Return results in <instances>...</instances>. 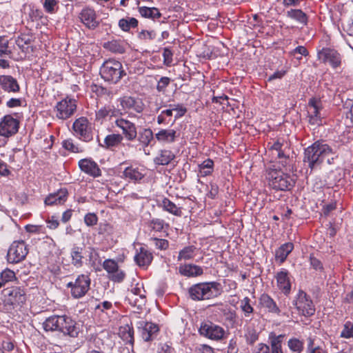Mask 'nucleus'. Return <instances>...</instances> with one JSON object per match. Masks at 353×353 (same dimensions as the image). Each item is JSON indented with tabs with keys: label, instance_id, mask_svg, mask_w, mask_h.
<instances>
[{
	"label": "nucleus",
	"instance_id": "1",
	"mask_svg": "<svg viewBox=\"0 0 353 353\" xmlns=\"http://www.w3.org/2000/svg\"><path fill=\"white\" fill-rule=\"evenodd\" d=\"M332 154V149L329 145L318 141L305 150L303 162L313 170L319 168L324 159Z\"/></svg>",
	"mask_w": 353,
	"mask_h": 353
},
{
	"label": "nucleus",
	"instance_id": "2",
	"mask_svg": "<svg viewBox=\"0 0 353 353\" xmlns=\"http://www.w3.org/2000/svg\"><path fill=\"white\" fill-rule=\"evenodd\" d=\"M222 292L221 284L216 281L196 283L188 290L190 297L194 301L214 299L221 295Z\"/></svg>",
	"mask_w": 353,
	"mask_h": 353
},
{
	"label": "nucleus",
	"instance_id": "3",
	"mask_svg": "<svg viewBox=\"0 0 353 353\" xmlns=\"http://www.w3.org/2000/svg\"><path fill=\"white\" fill-rule=\"evenodd\" d=\"M265 179L268 185L276 190H289L295 183L289 174L283 172L280 168H276L275 165L266 170Z\"/></svg>",
	"mask_w": 353,
	"mask_h": 353
},
{
	"label": "nucleus",
	"instance_id": "4",
	"mask_svg": "<svg viewBox=\"0 0 353 353\" xmlns=\"http://www.w3.org/2000/svg\"><path fill=\"white\" fill-rule=\"evenodd\" d=\"M100 74L105 81L115 84L126 75V72L120 61L110 59L101 65Z\"/></svg>",
	"mask_w": 353,
	"mask_h": 353
},
{
	"label": "nucleus",
	"instance_id": "5",
	"mask_svg": "<svg viewBox=\"0 0 353 353\" xmlns=\"http://www.w3.org/2000/svg\"><path fill=\"white\" fill-rule=\"evenodd\" d=\"M269 152L273 159H279V163L285 167L290 161V143L283 138L274 139L268 144Z\"/></svg>",
	"mask_w": 353,
	"mask_h": 353
},
{
	"label": "nucleus",
	"instance_id": "6",
	"mask_svg": "<svg viewBox=\"0 0 353 353\" xmlns=\"http://www.w3.org/2000/svg\"><path fill=\"white\" fill-rule=\"evenodd\" d=\"M91 280L88 275L80 274L74 281L68 282L66 288L70 289L71 296L74 299L84 296L90 290Z\"/></svg>",
	"mask_w": 353,
	"mask_h": 353
},
{
	"label": "nucleus",
	"instance_id": "7",
	"mask_svg": "<svg viewBox=\"0 0 353 353\" xmlns=\"http://www.w3.org/2000/svg\"><path fill=\"white\" fill-rule=\"evenodd\" d=\"M77 102L68 96L57 102L54 112L57 119L66 120L72 117L77 111Z\"/></svg>",
	"mask_w": 353,
	"mask_h": 353
},
{
	"label": "nucleus",
	"instance_id": "8",
	"mask_svg": "<svg viewBox=\"0 0 353 353\" xmlns=\"http://www.w3.org/2000/svg\"><path fill=\"white\" fill-rule=\"evenodd\" d=\"M199 333L201 336L214 341L224 339L226 334V332L223 327L210 321H203L201 323Z\"/></svg>",
	"mask_w": 353,
	"mask_h": 353
},
{
	"label": "nucleus",
	"instance_id": "9",
	"mask_svg": "<svg viewBox=\"0 0 353 353\" xmlns=\"http://www.w3.org/2000/svg\"><path fill=\"white\" fill-rule=\"evenodd\" d=\"M308 122L312 125H321L325 117L323 103L321 99L311 98L307 105Z\"/></svg>",
	"mask_w": 353,
	"mask_h": 353
},
{
	"label": "nucleus",
	"instance_id": "10",
	"mask_svg": "<svg viewBox=\"0 0 353 353\" xmlns=\"http://www.w3.org/2000/svg\"><path fill=\"white\" fill-rule=\"evenodd\" d=\"M72 134L77 139L85 142H90L93 139L90 123L85 117L77 119L72 124Z\"/></svg>",
	"mask_w": 353,
	"mask_h": 353
},
{
	"label": "nucleus",
	"instance_id": "11",
	"mask_svg": "<svg viewBox=\"0 0 353 353\" xmlns=\"http://www.w3.org/2000/svg\"><path fill=\"white\" fill-rule=\"evenodd\" d=\"M298 312L305 316H311L314 314L315 307L310 299L305 292L300 290L293 301Z\"/></svg>",
	"mask_w": 353,
	"mask_h": 353
},
{
	"label": "nucleus",
	"instance_id": "12",
	"mask_svg": "<svg viewBox=\"0 0 353 353\" xmlns=\"http://www.w3.org/2000/svg\"><path fill=\"white\" fill-rule=\"evenodd\" d=\"M135 114L130 113L126 118L119 116L114 121L117 127L122 130V135L128 141H132L137 137V128L134 123L128 119V117H134Z\"/></svg>",
	"mask_w": 353,
	"mask_h": 353
},
{
	"label": "nucleus",
	"instance_id": "13",
	"mask_svg": "<svg viewBox=\"0 0 353 353\" xmlns=\"http://www.w3.org/2000/svg\"><path fill=\"white\" fill-rule=\"evenodd\" d=\"M28 253V248L23 241H15L10 246L7 261L10 263H18L23 261Z\"/></svg>",
	"mask_w": 353,
	"mask_h": 353
},
{
	"label": "nucleus",
	"instance_id": "14",
	"mask_svg": "<svg viewBox=\"0 0 353 353\" xmlns=\"http://www.w3.org/2000/svg\"><path fill=\"white\" fill-rule=\"evenodd\" d=\"M19 121L12 114L5 115L0 121V136L9 138L17 133Z\"/></svg>",
	"mask_w": 353,
	"mask_h": 353
},
{
	"label": "nucleus",
	"instance_id": "15",
	"mask_svg": "<svg viewBox=\"0 0 353 353\" xmlns=\"http://www.w3.org/2000/svg\"><path fill=\"white\" fill-rule=\"evenodd\" d=\"M3 294L7 303L10 305H20L26 300V291L19 286L6 288L3 290Z\"/></svg>",
	"mask_w": 353,
	"mask_h": 353
},
{
	"label": "nucleus",
	"instance_id": "16",
	"mask_svg": "<svg viewBox=\"0 0 353 353\" xmlns=\"http://www.w3.org/2000/svg\"><path fill=\"white\" fill-rule=\"evenodd\" d=\"M103 269L108 272L109 279L116 283H121L125 278V273L121 270L113 259H106L103 263Z\"/></svg>",
	"mask_w": 353,
	"mask_h": 353
},
{
	"label": "nucleus",
	"instance_id": "17",
	"mask_svg": "<svg viewBox=\"0 0 353 353\" xmlns=\"http://www.w3.org/2000/svg\"><path fill=\"white\" fill-rule=\"evenodd\" d=\"M137 328L141 333L142 339L146 342L153 341L159 332V327L157 324L145 321H139Z\"/></svg>",
	"mask_w": 353,
	"mask_h": 353
},
{
	"label": "nucleus",
	"instance_id": "18",
	"mask_svg": "<svg viewBox=\"0 0 353 353\" xmlns=\"http://www.w3.org/2000/svg\"><path fill=\"white\" fill-rule=\"evenodd\" d=\"M58 332L63 333L64 335L76 338L79 335L80 329L76 321L71 317L62 315Z\"/></svg>",
	"mask_w": 353,
	"mask_h": 353
},
{
	"label": "nucleus",
	"instance_id": "19",
	"mask_svg": "<svg viewBox=\"0 0 353 353\" xmlns=\"http://www.w3.org/2000/svg\"><path fill=\"white\" fill-rule=\"evenodd\" d=\"M123 110L128 112L133 110L137 113H141L144 110V104L140 99L131 96H123L118 99Z\"/></svg>",
	"mask_w": 353,
	"mask_h": 353
},
{
	"label": "nucleus",
	"instance_id": "20",
	"mask_svg": "<svg viewBox=\"0 0 353 353\" xmlns=\"http://www.w3.org/2000/svg\"><path fill=\"white\" fill-rule=\"evenodd\" d=\"M318 57L324 63H329L334 68L341 66V54L335 50L329 48H323L318 52Z\"/></svg>",
	"mask_w": 353,
	"mask_h": 353
},
{
	"label": "nucleus",
	"instance_id": "21",
	"mask_svg": "<svg viewBox=\"0 0 353 353\" xmlns=\"http://www.w3.org/2000/svg\"><path fill=\"white\" fill-rule=\"evenodd\" d=\"M80 21L88 29L94 30L99 25L97 16L94 9L86 7L79 14Z\"/></svg>",
	"mask_w": 353,
	"mask_h": 353
},
{
	"label": "nucleus",
	"instance_id": "22",
	"mask_svg": "<svg viewBox=\"0 0 353 353\" xmlns=\"http://www.w3.org/2000/svg\"><path fill=\"white\" fill-rule=\"evenodd\" d=\"M123 113L120 110L117 109L113 105H105L99 108L95 113V121L102 123L107 119H111L112 117L117 118L122 116Z\"/></svg>",
	"mask_w": 353,
	"mask_h": 353
},
{
	"label": "nucleus",
	"instance_id": "23",
	"mask_svg": "<svg viewBox=\"0 0 353 353\" xmlns=\"http://www.w3.org/2000/svg\"><path fill=\"white\" fill-rule=\"evenodd\" d=\"M134 259L137 265L140 268L147 269L153 260V255L145 247H140L139 249H137Z\"/></svg>",
	"mask_w": 353,
	"mask_h": 353
},
{
	"label": "nucleus",
	"instance_id": "24",
	"mask_svg": "<svg viewBox=\"0 0 353 353\" xmlns=\"http://www.w3.org/2000/svg\"><path fill=\"white\" fill-rule=\"evenodd\" d=\"M80 170L85 174L96 178L101 175V171L98 164L92 159H83L79 161Z\"/></svg>",
	"mask_w": 353,
	"mask_h": 353
},
{
	"label": "nucleus",
	"instance_id": "25",
	"mask_svg": "<svg viewBox=\"0 0 353 353\" xmlns=\"http://www.w3.org/2000/svg\"><path fill=\"white\" fill-rule=\"evenodd\" d=\"M278 288L285 295H288L291 291V283L289 272L285 269L278 272L275 276Z\"/></svg>",
	"mask_w": 353,
	"mask_h": 353
},
{
	"label": "nucleus",
	"instance_id": "26",
	"mask_svg": "<svg viewBox=\"0 0 353 353\" xmlns=\"http://www.w3.org/2000/svg\"><path fill=\"white\" fill-rule=\"evenodd\" d=\"M0 87L9 93H17L20 91V85L17 80L10 75L0 76Z\"/></svg>",
	"mask_w": 353,
	"mask_h": 353
},
{
	"label": "nucleus",
	"instance_id": "27",
	"mask_svg": "<svg viewBox=\"0 0 353 353\" xmlns=\"http://www.w3.org/2000/svg\"><path fill=\"white\" fill-rule=\"evenodd\" d=\"M179 272L181 275L186 277H196L203 274V268L192 263H184L179 267Z\"/></svg>",
	"mask_w": 353,
	"mask_h": 353
},
{
	"label": "nucleus",
	"instance_id": "28",
	"mask_svg": "<svg viewBox=\"0 0 353 353\" xmlns=\"http://www.w3.org/2000/svg\"><path fill=\"white\" fill-rule=\"evenodd\" d=\"M68 196L67 189H60L57 192L48 195L44 202L46 205H61L66 201Z\"/></svg>",
	"mask_w": 353,
	"mask_h": 353
},
{
	"label": "nucleus",
	"instance_id": "29",
	"mask_svg": "<svg viewBox=\"0 0 353 353\" xmlns=\"http://www.w3.org/2000/svg\"><path fill=\"white\" fill-rule=\"evenodd\" d=\"M179 137V133L174 129H162L155 134L158 141L165 143H174Z\"/></svg>",
	"mask_w": 353,
	"mask_h": 353
},
{
	"label": "nucleus",
	"instance_id": "30",
	"mask_svg": "<svg viewBox=\"0 0 353 353\" xmlns=\"http://www.w3.org/2000/svg\"><path fill=\"white\" fill-rule=\"evenodd\" d=\"M259 304L261 307H265L270 313L279 314L281 312L276 303L268 294L263 293L259 298Z\"/></svg>",
	"mask_w": 353,
	"mask_h": 353
},
{
	"label": "nucleus",
	"instance_id": "31",
	"mask_svg": "<svg viewBox=\"0 0 353 353\" xmlns=\"http://www.w3.org/2000/svg\"><path fill=\"white\" fill-rule=\"evenodd\" d=\"M294 249V244L288 242L281 245L275 252V259L279 265L283 263Z\"/></svg>",
	"mask_w": 353,
	"mask_h": 353
},
{
	"label": "nucleus",
	"instance_id": "32",
	"mask_svg": "<svg viewBox=\"0 0 353 353\" xmlns=\"http://www.w3.org/2000/svg\"><path fill=\"white\" fill-rule=\"evenodd\" d=\"M145 170L134 166H130L125 169L123 175L126 179L137 181L142 179L145 176Z\"/></svg>",
	"mask_w": 353,
	"mask_h": 353
},
{
	"label": "nucleus",
	"instance_id": "33",
	"mask_svg": "<svg viewBox=\"0 0 353 353\" xmlns=\"http://www.w3.org/2000/svg\"><path fill=\"white\" fill-rule=\"evenodd\" d=\"M61 316L53 315L47 318L43 323V328L46 332L58 331L61 324Z\"/></svg>",
	"mask_w": 353,
	"mask_h": 353
},
{
	"label": "nucleus",
	"instance_id": "34",
	"mask_svg": "<svg viewBox=\"0 0 353 353\" xmlns=\"http://www.w3.org/2000/svg\"><path fill=\"white\" fill-rule=\"evenodd\" d=\"M284 337V334L276 336L274 332L270 334L269 339L271 345V351L270 350V353H283L282 343Z\"/></svg>",
	"mask_w": 353,
	"mask_h": 353
},
{
	"label": "nucleus",
	"instance_id": "35",
	"mask_svg": "<svg viewBox=\"0 0 353 353\" xmlns=\"http://www.w3.org/2000/svg\"><path fill=\"white\" fill-rule=\"evenodd\" d=\"M126 44L121 40H112L103 44V48L113 53L123 54L125 52Z\"/></svg>",
	"mask_w": 353,
	"mask_h": 353
},
{
	"label": "nucleus",
	"instance_id": "36",
	"mask_svg": "<svg viewBox=\"0 0 353 353\" xmlns=\"http://www.w3.org/2000/svg\"><path fill=\"white\" fill-rule=\"evenodd\" d=\"M160 208H162L163 210L168 212L169 213L176 216H181L182 210L181 208L177 207L172 201L168 198H164L161 202L159 204Z\"/></svg>",
	"mask_w": 353,
	"mask_h": 353
},
{
	"label": "nucleus",
	"instance_id": "37",
	"mask_svg": "<svg viewBox=\"0 0 353 353\" xmlns=\"http://www.w3.org/2000/svg\"><path fill=\"white\" fill-rule=\"evenodd\" d=\"M83 248L79 246H74L70 252L72 264L79 268L83 265Z\"/></svg>",
	"mask_w": 353,
	"mask_h": 353
},
{
	"label": "nucleus",
	"instance_id": "38",
	"mask_svg": "<svg viewBox=\"0 0 353 353\" xmlns=\"http://www.w3.org/2000/svg\"><path fill=\"white\" fill-rule=\"evenodd\" d=\"M287 17L290 18L304 26L307 24V14L300 9H291L285 13Z\"/></svg>",
	"mask_w": 353,
	"mask_h": 353
},
{
	"label": "nucleus",
	"instance_id": "39",
	"mask_svg": "<svg viewBox=\"0 0 353 353\" xmlns=\"http://www.w3.org/2000/svg\"><path fill=\"white\" fill-rule=\"evenodd\" d=\"M148 228L150 231L161 232L162 231L168 230L170 225L161 219H152L147 223Z\"/></svg>",
	"mask_w": 353,
	"mask_h": 353
},
{
	"label": "nucleus",
	"instance_id": "40",
	"mask_svg": "<svg viewBox=\"0 0 353 353\" xmlns=\"http://www.w3.org/2000/svg\"><path fill=\"white\" fill-rule=\"evenodd\" d=\"M175 156L172 151L168 150H161L158 156L155 158L154 162L157 165H168Z\"/></svg>",
	"mask_w": 353,
	"mask_h": 353
},
{
	"label": "nucleus",
	"instance_id": "41",
	"mask_svg": "<svg viewBox=\"0 0 353 353\" xmlns=\"http://www.w3.org/2000/svg\"><path fill=\"white\" fill-rule=\"evenodd\" d=\"M139 12L140 14L145 18L152 19L153 20L159 19L161 14L159 10L157 8H148L146 6L139 7Z\"/></svg>",
	"mask_w": 353,
	"mask_h": 353
},
{
	"label": "nucleus",
	"instance_id": "42",
	"mask_svg": "<svg viewBox=\"0 0 353 353\" xmlns=\"http://www.w3.org/2000/svg\"><path fill=\"white\" fill-rule=\"evenodd\" d=\"M120 335L121 339L125 341L126 343H129L132 347L134 343V329L129 325H126L120 328Z\"/></svg>",
	"mask_w": 353,
	"mask_h": 353
},
{
	"label": "nucleus",
	"instance_id": "43",
	"mask_svg": "<svg viewBox=\"0 0 353 353\" xmlns=\"http://www.w3.org/2000/svg\"><path fill=\"white\" fill-rule=\"evenodd\" d=\"M138 20L134 17H125L119 21V27L125 32L138 26Z\"/></svg>",
	"mask_w": 353,
	"mask_h": 353
},
{
	"label": "nucleus",
	"instance_id": "44",
	"mask_svg": "<svg viewBox=\"0 0 353 353\" xmlns=\"http://www.w3.org/2000/svg\"><path fill=\"white\" fill-rule=\"evenodd\" d=\"M153 137L152 130L150 128H144L139 132L138 140L144 147H147L150 145Z\"/></svg>",
	"mask_w": 353,
	"mask_h": 353
},
{
	"label": "nucleus",
	"instance_id": "45",
	"mask_svg": "<svg viewBox=\"0 0 353 353\" xmlns=\"http://www.w3.org/2000/svg\"><path fill=\"white\" fill-rule=\"evenodd\" d=\"M196 248L194 245L185 247L179 252L178 261L192 259L196 255Z\"/></svg>",
	"mask_w": 353,
	"mask_h": 353
},
{
	"label": "nucleus",
	"instance_id": "46",
	"mask_svg": "<svg viewBox=\"0 0 353 353\" xmlns=\"http://www.w3.org/2000/svg\"><path fill=\"white\" fill-rule=\"evenodd\" d=\"M27 9L28 18L31 21H37L43 17V11L34 5H28Z\"/></svg>",
	"mask_w": 353,
	"mask_h": 353
},
{
	"label": "nucleus",
	"instance_id": "47",
	"mask_svg": "<svg viewBox=\"0 0 353 353\" xmlns=\"http://www.w3.org/2000/svg\"><path fill=\"white\" fill-rule=\"evenodd\" d=\"M103 333L99 335H92L88 341V349L94 348L100 350L103 345Z\"/></svg>",
	"mask_w": 353,
	"mask_h": 353
},
{
	"label": "nucleus",
	"instance_id": "48",
	"mask_svg": "<svg viewBox=\"0 0 353 353\" xmlns=\"http://www.w3.org/2000/svg\"><path fill=\"white\" fill-rule=\"evenodd\" d=\"M123 137L120 134H111L105 138L104 143L107 148H110L119 145L123 141Z\"/></svg>",
	"mask_w": 353,
	"mask_h": 353
},
{
	"label": "nucleus",
	"instance_id": "49",
	"mask_svg": "<svg viewBox=\"0 0 353 353\" xmlns=\"http://www.w3.org/2000/svg\"><path fill=\"white\" fill-rule=\"evenodd\" d=\"M199 173L202 176L210 175L213 172L214 162L212 159H208L199 165Z\"/></svg>",
	"mask_w": 353,
	"mask_h": 353
},
{
	"label": "nucleus",
	"instance_id": "50",
	"mask_svg": "<svg viewBox=\"0 0 353 353\" xmlns=\"http://www.w3.org/2000/svg\"><path fill=\"white\" fill-rule=\"evenodd\" d=\"M46 12L52 14L59 10V0H41Z\"/></svg>",
	"mask_w": 353,
	"mask_h": 353
},
{
	"label": "nucleus",
	"instance_id": "51",
	"mask_svg": "<svg viewBox=\"0 0 353 353\" xmlns=\"http://www.w3.org/2000/svg\"><path fill=\"white\" fill-rule=\"evenodd\" d=\"M288 346L293 353H301L303 350L304 343L297 338H292L288 341Z\"/></svg>",
	"mask_w": 353,
	"mask_h": 353
},
{
	"label": "nucleus",
	"instance_id": "52",
	"mask_svg": "<svg viewBox=\"0 0 353 353\" xmlns=\"http://www.w3.org/2000/svg\"><path fill=\"white\" fill-rule=\"evenodd\" d=\"M259 337V333L254 328H248L245 334V341L248 345H253Z\"/></svg>",
	"mask_w": 353,
	"mask_h": 353
},
{
	"label": "nucleus",
	"instance_id": "53",
	"mask_svg": "<svg viewBox=\"0 0 353 353\" xmlns=\"http://www.w3.org/2000/svg\"><path fill=\"white\" fill-rule=\"evenodd\" d=\"M250 299L245 297L241 301V308L244 313L245 317H249L254 312V308L250 304Z\"/></svg>",
	"mask_w": 353,
	"mask_h": 353
},
{
	"label": "nucleus",
	"instance_id": "54",
	"mask_svg": "<svg viewBox=\"0 0 353 353\" xmlns=\"http://www.w3.org/2000/svg\"><path fill=\"white\" fill-rule=\"evenodd\" d=\"M12 54V50L9 46V41L7 37H0V56L9 55Z\"/></svg>",
	"mask_w": 353,
	"mask_h": 353
},
{
	"label": "nucleus",
	"instance_id": "55",
	"mask_svg": "<svg viewBox=\"0 0 353 353\" xmlns=\"http://www.w3.org/2000/svg\"><path fill=\"white\" fill-rule=\"evenodd\" d=\"M290 55L294 57L296 59L301 60L302 56L307 57L309 54L308 50L304 46H299L289 52Z\"/></svg>",
	"mask_w": 353,
	"mask_h": 353
},
{
	"label": "nucleus",
	"instance_id": "56",
	"mask_svg": "<svg viewBox=\"0 0 353 353\" xmlns=\"http://www.w3.org/2000/svg\"><path fill=\"white\" fill-rule=\"evenodd\" d=\"M63 147L72 152L79 153L83 152L81 148L74 143L72 139H66L63 142Z\"/></svg>",
	"mask_w": 353,
	"mask_h": 353
},
{
	"label": "nucleus",
	"instance_id": "57",
	"mask_svg": "<svg viewBox=\"0 0 353 353\" xmlns=\"http://www.w3.org/2000/svg\"><path fill=\"white\" fill-rule=\"evenodd\" d=\"M341 336L345 339L353 337V323L347 321L344 324L343 329L341 333Z\"/></svg>",
	"mask_w": 353,
	"mask_h": 353
},
{
	"label": "nucleus",
	"instance_id": "58",
	"mask_svg": "<svg viewBox=\"0 0 353 353\" xmlns=\"http://www.w3.org/2000/svg\"><path fill=\"white\" fill-rule=\"evenodd\" d=\"M170 108H172L173 111L176 112L174 115L175 120L183 117L187 112L186 108L183 104H170Z\"/></svg>",
	"mask_w": 353,
	"mask_h": 353
},
{
	"label": "nucleus",
	"instance_id": "59",
	"mask_svg": "<svg viewBox=\"0 0 353 353\" xmlns=\"http://www.w3.org/2000/svg\"><path fill=\"white\" fill-rule=\"evenodd\" d=\"M173 52L169 48H164L163 52V63L166 66H170L173 61Z\"/></svg>",
	"mask_w": 353,
	"mask_h": 353
},
{
	"label": "nucleus",
	"instance_id": "60",
	"mask_svg": "<svg viewBox=\"0 0 353 353\" xmlns=\"http://www.w3.org/2000/svg\"><path fill=\"white\" fill-rule=\"evenodd\" d=\"M98 216L95 213L89 212L84 216V223L87 226L92 227L97 224Z\"/></svg>",
	"mask_w": 353,
	"mask_h": 353
},
{
	"label": "nucleus",
	"instance_id": "61",
	"mask_svg": "<svg viewBox=\"0 0 353 353\" xmlns=\"http://www.w3.org/2000/svg\"><path fill=\"white\" fill-rule=\"evenodd\" d=\"M114 232V228L110 223H101L99 227V234L103 235H111Z\"/></svg>",
	"mask_w": 353,
	"mask_h": 353
},
{
	"label": "nucleus",
	"instance_id": "62",
	"mask_svg": "<svg viewBox=\"0 0 353 353\" xmlns=\"http://www.w3.org/2000/svg\"><path fill=\"white\" fill-rule=\"evenodd\" d=\"M15 43L22 51H24L25 46L30 43V39L26 35H21L16 39Z\"/></svg>",
	"mask_w": 353,
	"mask_h": 353
},
{
	"label": "nucleus",
	"instance_id": "63",
	"mask_svg": "<svg viewBox=\"0 0 353 353\" xmlns=\"http://www.w3.org/2000/svg\"><path fill=\"white\" fill-rule=\"evenodd\" d=\"M171 80L169 77H161L157 83V90L159 92H165V88L170 84Z\"/></svg>",
	"mask_w": 353,
	"mask_h": 353
},
{
	"label": "nucleus",
	"instance_id": "64",
	"mask_svg": "<svg viewBox=\"0 0 353 353\" xmlns=\"http://www.w3.org/2000/svg\"><path fill=\"white\" fill-rule=\"evenodd\" d=\"M251 353H270V347L263 343H260L252 349Z\"/></svg>",
	"mask_w": 353,
	"mask_h": 353
}]
</instances>
